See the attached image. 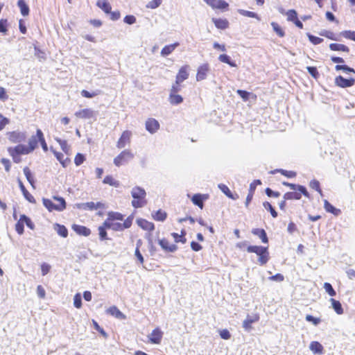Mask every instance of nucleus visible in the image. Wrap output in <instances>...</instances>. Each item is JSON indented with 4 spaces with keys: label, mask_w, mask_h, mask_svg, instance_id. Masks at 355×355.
I'll list each match as a JSON object with an SVG mask.
<instances>
[{
    "label": "nucleus",
    "mask_w": 355,
    "mask_h": 355,
    "mask_svg": "<svg viewBox=\"0 0 355 355\" xmlns=\"http://www.w3.org/2000/svg\"><path fill=\"white\" fill-rule=\"evenodd\" d=\"M53 199L58 201V204L54 203L51 199L46 198H42L43 205L49 212H52L53 211L61 212L66 209L67 202L63 197L60 196H53Z\"/></svg>",
    "instance_id": "1"
},
{
    "label": "nucleus",
    "mask_w": 355,
    "mask_h": 355,
    "mask_svg": "<svg viewBox=\"0 0 355 355\" xmlns=\"http://www.w3.org/2000/svg\"><path fill=\"white\" fill-rule=\"evenodd\" d=\"M131 196L133 198L131 204L134 208H141L147 204L146 192L144 188L135 186L131 191Z\"/></svg>",
    "instance_id": "2"
},
{
    "label": "nucleus",
    "mask_w": 355,
    "mask_h": 355,
    "mask_svg": "<svg viewBox=\"0 0 355 355\" xmlns=\"http://www.w3.org/2000/svg\"><path fill=\"white\" fill-rule=\"evenodd\" d=\"M134 157V155L129 150H123L114 159V164L116 166H120L128 163Z\"/></svg>",
    "instance_id": "3"
},
{
    "label": "nucleus",
    "mask_w": 355,
    "mask_h": 355,
    "mask_svg": "<svg viewBox=\"0 0 355 355\" xmlns=\"http://www.w3.org/2000/svg\"><path fill=\"white\" fill-rule=\"evenodd\" d=\"M8 140L13 144H21L26 139V132L20 131H11L6 133Z\"/></svg>",
    "instance_id": "4"
},
{
    "label": "nucleus",
    "mask_w": 355,
    "mask_h": 355,
    "mask_svg": "<svg viewBox=\"0 0 355 355\" xmlns=\"http://www.w3.org/2000/svg\"><path fill=\"white\" fill-rule=\"evenodd\" d=\"M354 84L355 79L353 78H345L342 76H338L335 78V85L341 88L350 87Z\"/></svg>",
    "instance_id": "5"
},
{
    "label": "nucleus",
    "mask_w": 355,
    "mask_h": 355,
    "mask_svg": "<svg viewBox=\"0 0 355 355\" xmlns=\"http://www.w3.org/2000/svg\"><path fill=\"white\" fill-rule=\"evenodd\" d=\"M145 126L146 130L150 134L155 133L160 128L158 121L153 118L148 119L146 121Z\"/></svg>",
    "instance_id": "6"
},
{
    "label": "nucleus",
    "mask_w": 355,
    "mask_h": 355,
    "mask_svg": "<svg viewBox=\"0 0 355 355\" xmlns=\"http://www.w3.org/2000/svg\"><path fill=\"white\" fill-rule=\"evenodd\" d=\"M158 243L163 250L168 252H175L178 248L175 244H169L168 241L165 238L158 239Z\"/></svg>",
    "instance_id": "7"
},
{
    "label": "nucleus",
    "mask_w": 355,
    "mask_h": 355,
    "mask_svg": "<svg viewBox=\"0 0 355 355\" xmlns=\"http://www.w3.org/2000/svg\"><path fill=\"white\" fill-rule=\"evenodd\" d=\"M259 320V315L257 313L248 315L245 320L243 322V327L248 331L252 329V324Z\"/></svg>",
    "instance_id": "8"
},
{
    "label": "nucleus",
    "mask_w": 355,
    "mask_h": 355,
    "mask_svg": "<svg viewBox=\"0 0 355 355\" xmlns=\"http://www.w3.org/2000/svg\"><path fill=\"white\" fill-rule=\"evenodd\" d=\"M8 149L19 155H28L32 153L26 145L22 144H19L14 147H8Z\"/></svg>",
    "instance_id": "9"
},
{
    "label": "nucleus",
    "mask_w": 355,
    "mask_h": 355,
    "mask_svg": "<svg viewBox=\"0 0 355 355\" xmlns=\"http://www.w3.org/2000/svg\"><path fill=\"white\" fill-rule=\"evenodd\" d=\"M208 194L195 193L191 198V201L193 205L198 206L200 209H202L204 207V202L207 199H208Z\"/></svg>",
    "instance_id": "10"
},
{
    "label": "nucleus",
    "mask_w": 355,
    "mask_h": 355,
    "mask_svg": "<svg viewBox=\"0 0 355 355\" xmlns=\"http://www.w3.org/2000/svg\"><path fill=\"white\" fill-rule=\"evenodd\" d=\"M72 230L79 236H88L91 234V230L84 225L73 224Z\"/></svg>",
    "instance_id": "11"
},
{
    "label": "nucleus",
    "mask_w": 355,
    "mask_h": 355,
    "mask_svg": "<svg viewBox=\"0 0 355 355\" xmlns=\"http://www.w3.org/2000/svg\"><path fill=\"white\" fill-rule=\"evenodd\" d=\"M42 131L41 129H37L36 134L35 135H32L28 141V148L30 149L31 152H33L37 147L39 144L38 135L42 134Z\"/></svg>",
    "instance_id": "12"
},
{
    "label": "nucleus",
    "mask_w": 355,
    "mask_h": 355,
    "mask_svg": "<svg viewBox=\"0 0 355 355\" xmlns=\"http://www.w3.org/2000/svg\"><path fill=\"white\" fill-rule=\"evenodd\" d=\"M17 182L24 198L29 202L35 204L36 202L35 198L28 192L24 183L19 178L17 179Z\"/></svg>",
    "instance_id": "13"
},
{
    "label": "nucleus",
    "mask_w": 355,
    "mask_h": 355,
    "mask_svg": "<svg viewBox=\"0 0 355 355\" xmlns=\"http://www.w3.org/2000/svg\"><path fill=\"white\" fill-rule=\"evenodd\" d=\"M136 223L137 225L141 227L144 230H147L148 232H153L155 230V225L153 223L148 221L144 218H137L136 220Z\"/></svg>",
    "instance_id": "14"
},
{
    "label": "nucleus",
    "mask_w": 355,
    "mask_h": 355,
    "mask_svg": "<svg viewBox=\"0 0 355 355\" xmlns=\"http://www.w3.org/2000/svg\"><path fill=\"white\" fill-rule=\"evenodd\" d=\"M50 150L53 153L62 167L66 168L71 162V159L69 157L64 159V155L62 153L55 150L52 146L50 147Z\"/></svg>",
    "instance_id": "15"
},
{
    "label": "nucleus",
    "mask_w": 355,
    "mask_h": 355,
    "mask_svg": "<svg viewBox=\"0 0 355 355\" xmlns=\"http://www.w3.org/2000/svg\"><path fill=\"white\" fill-rule=\"evenodd\" d=\"M187 65L182 66L178 71L176 77H175V83L177 84H180L185 80L189 78V73L187 71Z\"/></svg>",
    "instance_id": "16"
},
{
    "label": "nucleus",
    "mask_w": 355,
    "mask_h": 355,
    "mask_svg": "<svg viewBox=\"0 0 355 355\" xmlns=\"http://www.w3.org/2000/svg\"><path fill=\"white\" fill-rule=\"evenodd\" d=\"M107 313L120 320H125L126 315L122 313L117 306H112L107 309Z\"/></svg>",
    "instance_id": "17"
},
{
    "label": "nucleus",
    "mask_w": 355,
    "mask_h": 355,
    "mask_svg": "<svg viewBox=\"0 0 355 355\" xmlns=\"http://www.w3.org/2000/svg\"><path fill=\"white\" fill-rule=\"evenodd\" d=\"M283 184L288 187L291 190L298 191L302 192L305 197L310 198V194L307 191V189L304 186L300 185V184H293V183H289V182H284Z\"/></svg>",
    "instance_id": "18"
},
{
    "label": "nucleus",
    "mask_w": 355,
    "mask_h": 355,
    "mask_svg": "<svg viewBox=\"0 0 355 355\" xmlns=\"http://www.w3.org/2000/svg\"><path fill=\"white\" fill-rule=\"evenodd\" d=\"M260 184H261V182L260 180H255L250 184L249 193L245 200L246 207H248L249 203L251 202L257 186Z\"/></svg>",
    "instance_id": "19"
},
{
    "label": "nucleus",
    "mask_w": 355,
    "mask_h": 355,
    "mask_svg": "<svg viewBox=\"0 0 355 355\" xmlns=\"http://www.w3.org/2000/svg\"><path fill=\"white\" fill-rule=\"evenodd\" d=\"M75 115L82 119H91L95 117L96 112L89 108H85L76 112Z\"/></svg>",
    "instance_id": "20"
},
{
    "label": "nucleus",
    "mask_w": 355,
    "mask_h": 355,
    "mask_svg": "<svg viewBox=\"0 0 355 355\" xmlns=\"http://www.w3.org/2000/svg\"><path fill=\"white\" fill-rule=\"evenodd\" d=\"M163 333L159 328H155L153 330L149 336L150 342L153 344L160 343L162 338Z\"/></svg>",
    "instance_id": "21"
},
{
    "label": "nucleus",
    "mask_w": 355,
    "mask_h": 355,
    "mask_svg": "<svg viewBox=\"0 0 355 355\" xmlns=\"http://www.w3.org/2000/svg\"><path fill=\"white\" fill-rule=\"evenodd\" d=\"M131 136V132L129 130H125L121 134L120 138L118 140L116 146L119 148H123L125 146L127 142L130 141Z\"/></svg>",
    "instance_id": "22"
},
{
    "label": "nucleus",
    "mask_w": 355,
    "mask_h": 355,
    "mask_svg": "<svg viewBox=\"0 0 355 355\" xmlns=\"http://www.w3.org/2000/svg\"><path fill=\"white\" fill-rule=\"evenodd\" d=\"M262 249L257 250V253H256L259 257V262L260 265H265L268 259H269V253L268 251V248L262 246Z\"/></svg>",
    "instance_id": "23"
},
{
    "label": "nucleus",
    "mask_w": 355,
    "mask_h": 355,
    "mask_svg": "<svg viewBox=\"0 0 355 355\" xmlns=\"http://www.w3.org/2000/svg\"><path fill=\"white\" fill-rule=\"evenodd\" d=\"M262 249L257 250V253H256L259 257V262L260 265H265L268 259H269V253L268 251V248L262 246Z\"/></svg>",
    "instance_id": "24"
},
{
    "label": "nucleus",
    "mask_w": 355,
    "mask_h": 355,
    "mask_svg": "<svg viewBox=\"0 0 355 355\" xmlns=\"http://www.w3.org/2000/svg\"><path fill=\"white\" fill-rule=\"evenodd\" d=\"M179 46L180 43L178 42L171 44L166 45L161 50L160 54L162 57H167Z\"/></svg>",
    "instance_id": "25"
},
{
    "label": "nucleus",
    "mask_w": 355,
    "mask_h": 355,
    "mask_svg": "<svg viewBox=\"0 0 355 355\" xmlns=\"http://www.w3.org/2000/svg\"><path fill=\"white\" fill-rule=\"evenodd\" d=\"M209 71V65L208 64H203L200 65L197 71L196 74V80L198 81L202 80L205 79L207 73Z\"/></svg>",
    "instance_id": "26"
},
{
    "label": "nucleus",
    "mask_w": 355,
    "mask_h": 355,
    "mask_svg": "<svg viewBox=\"0 0 355 355\" xmlns=\"http://www.w3.org/2000/svg\"><path fill=\"white\" fill-rule=\"evenodd\" d=\"M53 229L62 238H67L68 236V229L64 225L55 223L53 225Z\"/></svg>",
    "instance_id": "27"
},
{
    "label": "nucleus",
    "mask_w": 355,
    "mask_h": 355,
    "mask_svg": "<svg viewBox=\"0 0 355 355\" xmlns=\"http://www.w3.org/2000/svg\"><path fill=\"white\" fill-rule=\"evenodd\" d=\"M96 5L107 15H108L112 10L111 4L107 0H98Z\"/></svg>",
    "instance_id": "28"
},
{
    "label": "nucleus",
    "mask_w": 355,
    "mask_h": 355,
    "mask_svg": "<svg viewBox=\"0 0 355 355\" xmlns=\"http://www.w3.org/2000/svg\"><path fill=\"white\" fill-rule=\"evenodd\" d=\"M17 5L19 7L22 16L26 17L29 15L30 8L25 0H18Z\"/></svg>",
    "instance_id": "29"
},
{
    "label": "nucleus",
    "mask_w": 355,
    "mask_h": 355,
    "mask_svg": "<svg viewBox=\"0 0 355 355\" xmlns=\"http://www.w3.org/2000/svg\"><path fill=\"white\" fill-rule=\"evenodd\" d=\"M152 218L156 221L164 222L167 218V213L159 209L152 213Z\"/></svg>",
    "instance_id": "30"
},
{
    "label": "nucleus",
    "mask_w": 355,
    "mask_h": 355,
    "mask_svg": "<svg viewBox=\"0 0 355 355\" xmlns=\"http://www.w3.org/2000/svg\"><path fill=\"white\" fill-rule=\"evenodd\" d=\"M252 233L256 236H258L263 243H267L268 242L267 234L263 229H253L252 230Z\"/></svg>",
    "instance_id": "31"
},
{
    "label": "nucleus",
    "mask_w": 355,
    "mask_h": 355,
    "mask_svg": "<svg viewBox=\"0 0 355 355\" xmlns=\"http://www.w3.org/2000/svg\"><path fill=\"white\" fill-rule=\"evenodd\" d=\"M23 172L24 175L26 176V178L27 181L29 182V184L33 187L35 188V180L34 178V175L30 168L28 166H25L23 169Z\"/></svg>",
    "instance_id": "32"
},
{
    "label": "nucleus",
    "mask_w": 355,
    "mask_h": 355,
    "mask_svg": "<svg viewBox=\"0 0 355 355\" xmlns=\"http://www.w3.org/2000/svg\"><path fill=\"white\" fill-rule=\"evenodd\" d=\"M145 238L148 241V250L150 256H155L157 252V248L154 245L151 233H146Z\"/></svg>",
    "instance_id": "33"
},
{
    "label": "nucleus",
    "mask_w": 355,
    "mask_h": 355,
    "mask_svg": "<svg viewBox=\"0 0 355 355\" xmlns=\"http://www.w3.org/2000/svg\"><path fill=\"white\" fill-rule=\"evenodd\" d=\"M303 193L298 191H293L286 193L283 198L284 200H300Z\"/></svg>",
    "instance_id": "34"
},
{
    "label": "nucleus",
    "mask_w": 355,
    "mask_h": 355,
    "mask_svg": "<svg viewBox=\"0 0 355 355\" xmlns=\"http://www.w3.org/2000/svg\"><path fill=\"white\" fill-rule=\"evenodd\" d=\"M324 207L326 211L335 216H338L340 213V210L334 207L327 200H324Z\"/></svg>",
    "instance_id": "35"
},
{
    "label": "nucleus",
    "mask_w": 355,
    "mask_h": 355,
    "mask_svg": "<svg viewBox=\"0 0 355 355\" xmlns=\"http://www.w3.org/2000/svg\"><path fill=\"white\" fill-rule=\"evenodd\" d=\"M329 49L334 51H343L348 53L349 51V49L345 44H338V43H331L329 44Z\"/></svg>",
    "instance_id": "36"
},
{
    "label": "nucleus",
    "mask_w": 355,
    "mask_h": 355,
    "mask_svg": "<svg viewBox=\"0 0 355 355\" xmlns=\"http://www.w3.org/2000/svg\"><path fill=\"white\" fill-rule=\"evenodd\" d=\"M168 100L171 105H178L183 102V97L178 94H170Z\"/></svg>",
    "instance_id": "37"
},
{
    "label": "nucleus",
    "mask_w": 355,
    "mask_h": 355,
    "mask_svg": "<svg viewBox=\"0 0 355 355\" xmlns=\"http://www.w3.org/2000/svg\"><path fill=\"white\" fill-rule=\"evenodd\" d=\"M330 302L331 303V307L337 314L340 315L343 313V309L341 303L339 301L334 298H331Z\"/></svg>",
    "instance_id": "38"
},
{
    "label": "nucleus",
    "mask_w": 355,
    "mask_h": 355,
    "mask_svg": "<svg viewBox=\"0 0 355 355\" xmlns=\"http://www.w3.org/2000/svg\"><path fill=\"white\" fill-rule=\"evenodd\" d=\"M309 348L315 354H321L323 351L322 345L318 341H312Z\"/></svg>",
    "instance_id": "39"
},
{
    "label": "nucleus",
    "mask_w": 355,
    "mask_h": 355,
    "mask_svg": "<svg viewBox=\"0 0 355 355\" xmlns=\"http://www.w3.org/2000/svg\"><path fill=\"white\" fill-rule=\"evenodd\" d=\"M103 183L114 187H119L120 185V182L118 180H114V178L110 175H106L104 178Z\"/></svg>",
    "instance_id": "40"
},
{
    "label": "nucleus",
    "mask_w": 355,
    "mask_h": 355,
    "mask_svg": "<svg viewBox=\"0 0 355 355\" xmlns=\"http://www.w3.org/2000/svg\"><path fill=\"white\" fill-rule=\"evenodd\" d=\"M276 173H280L283 175H284V176H286L287 178H294V177L296 176V173L295 171H286V170H284V169H275V170L272 171L270 172V173H272V174H275Z\"/></svg>",
    "instance_id": "41"
},
{
    "label": "nucleus",
    "mask_w": 355,
    "mask_h": 355,
    "mask_svg": "<svg viewBox=\"0 0 355 355\" xmlns=\"http://www.w3.org/2000/svg\"><path fill=\"white\" fill-rule=\"evenodd\" d=\"M107 217L109 218V219H110L113 222L115 220H121V221L124 218V216L122 214H121L119 212H116V211H109L107 213Z\"/></svg>",
    "instance_id": "42"
},
{
    "label": "nucleus",
    "mask_w": 355,
    "mask_h": 355,
    "mask_svg": "<svg viewBox=\"0 0 355 355\" xmlns=\"http://www.w3.org/2000/svg\"><path fill=\"white\" fill-rule=\"evenodd\" d=\"M320 35L335 41H340V39L336 36L334 33L330 31L323 30L319 33Z\"/></svg>",
    "instance_id": "43"
},
{
    "label": "nucleus",
    "mask_w": 355,
    "mask_h": 355,
    "mask_svg": "<svg viewBox=\"0 0 355 355\" xmlns=\"http://www.w3.org/2000/svg\"><path fill=\"white\" fill-rule=\"evenodd\" d=\"M270 24H271V26L272 27L273 31L276 33V34L279 37H283L285 36L284 31L282 28V27L277 22L272 21V22H271Z\"/></svg>",
    "instance_id": "44"
},
{
    "label": "nucleus",
    "mask_w": 355,
    "mask_h": 355,
    "mask_svg": "<svg viewBox=\"0 0 355 355\" xmlns=\"http://www.w3.org/2000/svg\"><path fill=\"white\" fill-rule=\"evenodd\" d=\"M21 219L24 221V224L31 230H34L35 225L34 223L32 221L30 217L26 216V214H21Z\"/></svg>",
    "instance_id": "45"
},
{
    "label": "nucleus",
    "mask_w": 355,
    "mask_h": 355,
    "mask_svg": "<svg viewBox=\"0 0 355 355\" xmlns=\"http://www.w3.org/2000/svg\"><path fill=\"white\" fill-rule=\"evenodd\" d=\"M223 194L227 196L229 198L232 200H236L239 198V195L232 192L226 185L223 184Z\"/></svg>",
    "instance_id": "46"
},
{
    "label": "nucleus",
    "mask_w": 355,
    "mask_h": 355,
    "mask_svg": "<svg viewBox=\"0 0 355 355\" xmlns=\"http://www.w3.org/2000/svg\"><path fill=\"white\" fill-rule=\"evenodd\" d=\"M9 24L7 19H0V33L3 35H7Z\"/></svg>",
    "instance_id": "47"
},
{
    "label": "nucleus",
    "mask_w": 355,
    "mask_h": 355,
    "mask_svg": "<svg viewBox=\"0 0 355 355\" xmlns=\"http://www.w3.org/2000/svg\"><path fill=\"white\" fill-rule=\"evenodd\" d=\"M339 36L355 42V31H343L339 33Z\"/></svg>",
    "instance_id": "48"
},
{
    "label": "nucleus",
    "mask_w": 355,
    "mask_h": 355,
    "mask_svg": "<svg viewBox=\"0 0 355 355\" xmlns=\"http://www.w3.org/2000/svg\"><path fill=\"white\" fill-rule=\"evenodd\" d=\"M336 71H343L346 73H355V70L354 68H352L347 65L345 64H337L335 67Z\"/></svg>",
    "instance_id": "49"
},
{
    "label": "nucleus",
    "mask_w": 355,
    "mask_h": 355,
    "mask_svg": "<svg viewBox=\"0 0 355 355\" xmlns=\"http://www.w3.org/2000/svg\"><path fill=\"white\" fill-rule=\"evenodd\" d=\"M15 230L19 235H22L24 232V223L21 220V216L15 224Z\"/></svg>",
    "instance_id": "50"
},
{
    "label": "nucleus",
    "mask_w": 355,
    "mask_h": 355,
    "mask_svg": "<svg viewBox=\"0 0 355 355\" xmlns=\"http://www.w3.org/2000/svg\"><path fill=\"white\" fill-rule=\"evenodd\" d=\"M208 5L213 8L222 10V0H204Z\"/></svg>",
    "instance_id": "51"
},
{
    "label": "nucleus",
    "mask_w": 355,
    "mask_h": 355,
    "mask_svg": "<svg viewBox=\"0 0 355 355\" xmlns=\"http://www.w3.org/2000/svg\"><path fill=\"white\" fill-rule=\"evenodd\" d=\"M239 12L243 16H245V17H252V18H255L258 20H260V17H259V15L256 13V12H252V11H248V10H239Z\"/></svg>",
    "instance_id": "52"
},
{
    "label": "nucleus",
    "mask_w": 355,
    "mask_h": 355,
    "mask_svg": "<svg viewBox=\"0 0 355 355\" xmlns=\"http://www.w3.org/2000/svg\"><path fill=\"white\" fill-rule=\"evenodd\" d=\"M323 288H324L326 293H327L331 297H334L336 295V292L330 283L325 282L324 284Z\"/></svg>",
    "instance_id": "53"
},
{
    "label": "nucleus",
    "mask_w": 355,
    "mask_h": 355,
    "mask_svg": "<svg viewBox=\"0 0 355 355\" xmlns=\"http://www.w3.org/2000/svg\"><path fill=\"white\" fill-rule=\"evenodd\" d=\"M86 157L84 154L78 153L74 158L75 164L78 166H80L85 161Z\"/></svg>",
    "instance_id": "54"
},
{
    "label": "nucleus",
    "mask_w": 355,
    "mask_h": 355,
    "mask_svg": "<svg viewBox=\"0 0 355 355\" xmlns=\"http://www.w3.org/2000/svg\"><path fill=\"white\" fill-rule=\"evenodd\" d=\"M37 137L39 139V144L41 145L42 150L44 152H47L49 148L43 132H42V134H39Z\"/></svg>",
    "instance_id": "55"
},
{
    "label": "nucleus",
    "mask_w": 355,
    "mask_h": 355,
    "mask_svg": "<svg viewBox=\"0 0 355 355\" xmlns=\"http://www.w3.org/2000/svg\"><path fill=\"white\" fill-rule=\"evenodd\" d=\"M98 235H99L100 241H103L105 240L110 239L107 236V230L99 226L98 228Z\"/></svg>",
    "instance_id": "56"
},
{
    "label": "nucleus",
    "mask_w": 355,
    "mask_h": 355,
    "mask_svg": "<svg viewBox=\"0 0 355 355\" xmlns=\"http://www.w3.org/2000/svg\"><path fill=\"white\" fill-rule=\"evenodd\" d=\"M285 14L287 15V20L289 21L293 22L297 19V13L296 10L293 9L288 10Z\"/></svg>",
    "instance_id": "57"
},
{
    "label": "nucleus",
    "mask_w": 355,
    "mask_h": 355,
    "mask_svg": "<svg viewBox=\"0 0 355 355\" xmlns=\"http://www.w3.org/2000/svg\"><path fill=\"white\" fill-rule=\"evenodd\" d=\"M263 205L266 209L268 210L270 212L271 216L273 218L277 217V212L275 211V208L271 205V204L269 202H264Z\"/></svg>",
    "instance_id": "58"
},
{
    "label": "nucleus",
    "mask_w": 355,
    "mask_h": 355,
    "mask_svg": "<svg viewBox=\"0 0 355 355\" xmlns=\"http://www.w3.org/2000/svg\"><path fill=\"white\" fill-rule=\"evenodd\" d=\"M171 236L175 243H182L183 244L187 243L186 237L182 236L176 232H172Z\"/></svg>",
    "instance_id": "59"
},
{
    "label": "nucleus",
    "mask_w": 355,
    "mask_h": 355,
    "mask_svg": "<svg viewBox=\"0 0 355 355\" xmlns=\"http://www.w3.org/2000/svg\"><path fill=\"white\" fill-rule=\"evenodd\" d=\"M309 41L315 44V45H317V44H319L320 43H322L323 42V39L322 38H320V37H316L315 35H311V33H308L306 34Z\"/></svg>",
    "instance_id": "60"
},
{
    "label": "nucleus",
    "mask_w": 355,
    "mask_h": 355,
    "mask_svg": "<svg viewBox=\"0 0 355 355\" xmlns=\"http://www.w3.org/2000/svg\"><path fill=\"white\" fill-rule=\"evenodd\" d=\"M82 305V297L80 293H76L73 297V306L77 309H80Z\"/></svg>",
    "instance_id": "61"
},
{
    "label": "nucleus",
    "mask_w": 355,
    "mask_h": 355,
    "mask_svg": "<svg viewBox=\"0 0 355 355\" xmlns=\"http://www.w3.org/2000/svg\"><path fill=\"white\" fill-rule=\"evenodd\" d=\"M41 273L42 276L46 275L51 270V266L50 264L44 262L41 264Z\"/></svg>",
    "instance_id": "62"
},
{
    "label": "nucleus",
    "mask_w": 355,
    "mask_h": 355,
    "mask_svg": "<svg viewBox=\"0 0 355 355\" xmlns=\"http://www.w3.org/2000/svg\"><path fill=\"white\" fill-rule=\"evenodd\" d=\"M306 70L315 79H317L320 74L315 67H306Z\"/></svg>",
    "instance_id": "63"
},
{
    "label": "nucleus",
    "mask_w": 355,
    "mask_h": 355,
    "mask_svg": "<svg viewBox=\"0 0 355 355\" xmlns=\"http://www.w3.org/2000/svg\"><path fill=\"white\" fill-rule=\"evenodd\" d=\"M309 186L313 189L316 190L320 193V195H322V191L320 189V182L316 180H313L310 182Z\"/></svg>",
    "instance_id": "64"
}]
</instances>
